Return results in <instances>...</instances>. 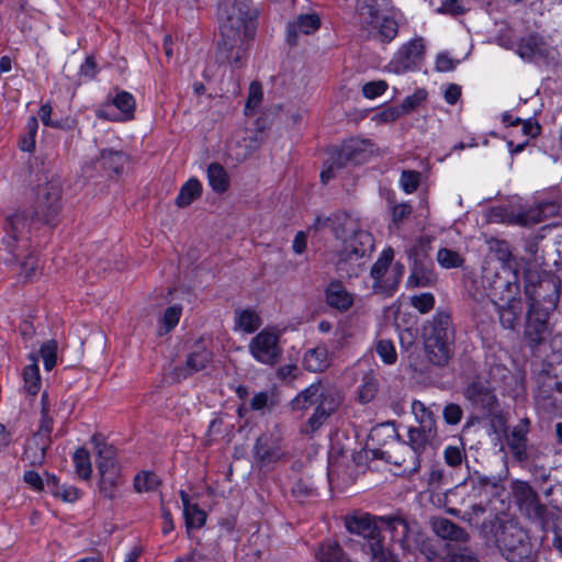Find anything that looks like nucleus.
Segmentation results:
<instances>
[{"label": "nucleus", "mask_w": 562, "mask_h": 562, "mask_svg": "<svg viewBox=\"0 0 562 562\" xmlns=\"http://www.w3.org/2000/svg\"><path fill=\"white\" fill-rule=\"evenodd\" d=\"M259 11L251 0H222L218 7L221 38L217 58L239 66L255 38Z\"/></svg>", "instance_id": "1"}, {"label": "nucleus", "mask_w": 562, "mask_h": 562, "mask_svg": "<svg viewBox=\"0 0 562 562\" xmlns=\"http://www.w3.org/2000/svg\"><path fill=\"white\" fill-rule=\"evenodd\" d=\"M324 222L331 223L334 237L339 241V247L336 250L337 273L340 278L357 277L362 270V259L374 250L372 234L361 228L359 223L347 214H338Z\"/></svg>", "instance_id": "2"}, {"label": "nucleus", "mask_w": 562, "mask_h": 562, "mask_svg": "<svg viewBox=\"0 0 562 562\" xmlns=\"http://www.w3.org/2000/svg\"><path fill=\"white\" fill-rule=\"evenodd\" d=\"M480 532L486 544L496 547L506 561L532 562L530 537L516 521L494 516L482 522Z\"/></svg>", "instance_id": "3"}, {"label": "nucleus", "mask_w": 562, "mask_h": 562, "mask_svg": "<svg viewBox=\"0 0 562 562\" xmlns=\"http://www.w3.org/2000/svg\"><path fill=\"white\" fill-rule=\"evenodd\" d=\"M340 404L338 394L321 382L311 384L301 391L290 403L292 411H306L316 405L313 415L307 419L302 432L312 435L319 429L327 418L337 411Z\"/></svg>", "instance_id": "4"}, {"label": "nucleus", "mask_w": 562, "mask_h": 562, "mask_svg": "<svg viewBox=\"0 0 562 562\" xmlns=\"http://www.w3.org/2000/svg\"><path fill=\"white\" fill-rule=\"evenodd\" d=\"M425 351L428 360L438 367L448 364L452 357L454 329L450 314L438 312L423 328Z\"/></svg>", "instance_id": "5"}, {"label": "nucleus", "mask_w": 562, "mask_h": 562, "mask_svg": "<svg viewBox=\"0 0 562 562\" xmlns=\"http://www.w3.org/2000/svg\"><path fill=\"white\" fill-rule=\"evenodd\" d=\"M379 522V516H373L360 510L344 517L346 529L350 533L360 536L367 540L364 552L370 555L371 562L383 561L385 552L390 550L384 544V537L381 533Z\"/></svg>", "instance_id": "6"}, {"label": "nucleus", "mask_w": 562, "mask_h": 562, "mask_svg": "<svg viewBox=\"0 0 562 562\" xmlns=\"http://www.w3.org/2000/svg\"><path fill=\"white\" fill-rule=\"evenodd\" d=\"M482 285L493 304L521 296L518 272L508 265L484 267Z\"/></svg>", "instance_id": "7"}, {"label": "nucleus", "mask_w": 562, "mask_h": 562, "mask_svg": "<svg viewBox=\"0 0 562 562\" xmlns=\"http://www.w3.org/2000/svg\"><path fill=\"white\" fill-rule=\"evenodd\" d=\"M358 13L361 31L368 40L390 43L397 35V22L382 14L378 0H360Z\"/></svg>", "instance_id": "8"}, {"label": "nucleus", "mask_w": 562, "mask_h": 562, "mask_svg": "<svg viewBox=\"0 0 562 562\" xmlns=\"http://www.w3.org/2000/svg\"><path fill=\"white\" fill-rule=\"evenodd\" d=\"M558 300L559 294L557 292L550 296L547 303L536 299L529 300L526 313L524 337L530 347L536 348L540 346L551 334L549 319L550 315L557 307Z\"/></svg>", "instance_id": "9"}, {"label": "nucleus", "mask_w": 562, "mask_h": 562, "mask_svg": "<svg viewBox=\"0 0 562 562\" xmlns=\"http://www.w3.org/2000/svg\"><path fill=\"white\" fill-rule=\"evenodd\" d=\"M372 146L369 139L352 138L345 142L340 148H334L321 172L322 182L327 183L340 169L366 162L372 153Z\"/></svg>", "instance_id": "10"}, {"label": "nucleus", "mask_w": 562, "mask_h": 562, "mask_svg": "<svg viewBox=\"0 0 562 562\" xmlns=\"http://www.w3.org/2000/svg\"><path fill=\"white\" fill-rule=\"evenodd\" d=\"M48 396L46 393L42 395V418L38 430L27 439L22 456V460L26 461L31 467L42 465L45 462L46 451L52 445V431L54 420L48 415Z\"/></svg>", "instance_id": "11"}, {"label": "nucleus", "mask_w": 562, "mask_h": 562, "mask_svg": "<svg viewBox=\"0 0 562 562\" xmlns=\"http://www.w3.org/2000/svg\"><path fill=\"white\" fill-rule=\"evenodd\" d=\"M61 184L59 179L52 178L36 190L34 209L31 210V220L49 224L60 209Z\"/></svg>", "instance_id": "12"}, {"label": "nucleus", "mask_w": 562, "mask_h": 562, "mask_svg": "<svg viewBox=\"0 0 562 562\" xmlns=\"http://www.w3.org/2000/svg\"><path fill=\"white\" fill-rule=\"evenodd\" d=\"M252 456L260 470L272 469L277 463L288 461L290 458L282 436L274 432H265L257 438Z\"/></svg>", "instance_id": "13"}, {"label": "nucleus", "mask_w": 562, "mask_h": 562, "mask_svg": "<svg viewBox=\"0 0 562 562\" xmlns=\"http://www.w3.org/2000/svg\"><path fill=\"white\" fill-rule=\"evenodd\" d=\"M512 494L519 512L527 518L541 525L548 520V508L541 503L538 493L525 481L516 480L512 483Z\"/></svg>", "instance_id": "14"}, {"label": "nucleus", "mask_w": 562, "mask_h": 562, "mask_svg": "<svg viewBox=\"0 0 562 562\" xmlns=\"http://www.w3.org/2000/svg\"><path fill=\"white\" fill-rule=\"evenodd\" d=\"M279 334L265 328L251 338L248 349L252 358L261 364L276 366L282 357Z\"/></svg>", "instance_id": "15"}, {"label": "nucleus", "mask_w": 562, "mask_h": 562, "mask_svg": "<svg viewBox=\"0 0 562 562\" xmlns=\"http://www.w3.org/2000/svg\"><path fill=\"white\" fill-rule=\"evenodd\" d=\"M212 338L210 336H200L193 344L186 363L178 367V380L204 370L213 360Z\"/></svg>", "instance_id": "16"}, {"label": "nucleus", "mask_w": 562, "mask_h": 562, "mask_svg": "<svg viewBox=\"0 0 562 562\" xmlns=\"http://www.w3.org/2000/svg\"><path fill=\"white\" fill-rule=\"evenodd\" d=\"M468 401L484 415L492 416L498 411L499 403L494 387L486 380H473L464 391Z\"/></svg>", "instance_id": "17"}, {"label": "nucleus", "mask_w": 562, "mask_h": 562, "mask_svg": "<svg viewBox=\"0 0 562 562\" xmlns=\"http://www.w3.org/2000/svg\"><path fill=\"white\" fill-rule=\"evenodd\" d=\"M425 46L422 38H414L404 44L395 54L389 69L395 74H403L417 68L424 56Z\"/></svg>", "instance_id": "18"}, {"label": "nucleus", "mask_w": 562, "mask_h": 562, "mask_svg": "<svg viewBox=\"0 0 562 562\" xmlns=\"http://www.w3.org/2000/svg\"><path fill=\"white\" fill-rule=\"evenodd\" d=\"M382 458L395 465L404 475H412L420 468V454L405 441H400L391 450L382 452Z\"/></svg>", "instance_id": "19"}, {"label": "nucleus", "mask_w": 562, "mask_h": 562, "mask_svg": "<svg viewBox=\"0 0 562 562\" xmlns=\"http://www.w3.org/2000/svg\"><path fill=\"white\" fill-rule=\"evenodd\" d=\"M557 394L562 395V381L557 375L542 373L539 376L537 401L548 412H555L560 407Z\"/></svg>", "instance_id": "20"}, {"label": "nucleus", "mask_w": 562, "mask_h": 562, "mask_svg": "<svg viewBox=\"0 0 562 562\" xmlns=\"http://www.w3.org/2000/svg\"><path fill=\"white\" fill-rule=\"evenodd\" d=\"M491 222H507L518 224L520 226H531L543 220L542 210L540 207L529 209L514 213L503 207L492 209L488 216Z\"/></svg>", "instance_id": "21"}, {"label": "nucleus", "mask_w": 562, "mask_h": 562, "mask_svg": "<svg viewBox=\"0 0 562 562\" xmlns=\"http://www.w3.org/2000/svg\"><path fill=\"white\" fill-rule=\"evenodd\" d=\"M432 531L443 540L456 544H465L470 541V533L446 517H432L430 520Z\"/></svg>", "instance_id": "22"}, {"label": "nucleus", "mask_w": 562, "mask_h": 562, "mask_svg": "<svg viewBox=\"0 0 562 562\" xmlns=\"http://www.w3.org/2000/svg\"><path fill=\"white\" fill-rule=\"evenodd\" d=\"M529 426L530 420L528 418H522L507 436V445L510 449V452L518 461H525L528 458L527 434L529 431Z\"/></svg>", "instance_id": "23"}, {"label": "nucleus", "mask_w": 562, "mask_h": 562, "mask_svg": "<svg viewBox=\"0 0 562 562\" xmlns=\"http://www.w3.org/2000/svg\"><path fill=\"white\" fill-rule=\"evenodd\" d=\"M437 282V273L431 260L415 259L411 276L407 279L409 288L431 286Z\"/></svg>", "instance_id": "24"}, {"label": "nucleus", "mask_w": 562, "mask_h": 562, "mask_svg": "<svg viewBox=\"0 0 562 562\" xmlns=\"http://www.w3.org/2000/svg\"><path fill=\"white\" fill-rule=\"evenodd\" d=\"M494 305L502 327L515 330L522 314V297L513 299L510 302L495 303Z\"/></svg>", "instance_id": "25"}, {"label": "nucleus", "mask_w": 562, "mask_h": 562, "mask_svg": "<svg viewBox=\"0 0 562 562\" xmlns=\"http://www.w3.org/2000/svg\"><path fill=\"white\" fill-rule=\"evenodd\" d=\"M37 222L38 221L31 220V211L26 210H18L13 214L5 216L3 231L9 239L8 246L11 247L30 224Z\"/></svg>", "instance_id": "26"}, {"label": "nucleus", "mask_w": 562, "mask_h": 562, "mask_svg": "<svg viewBox=\"0 0 562 562\" xmlns=\"http://www.w3.org/2000/svg\"><path fill=\"white\" fill-rule=\"evenodd\" d=\"M325 295L326 303L339 312L348 311L353 304V295L340 281H331L325 290Z\"/></svg>", "instance_id": "27"}, {"label": "nucleus", "mask_w": 562, "mask_h": 562, "mask_svg": "<svg viewBox=\"0 0 562 562\" xmlns=\"http://www.w3.org/2000/svg\"><path fill=\"white\" fill-rule=\"evenodd\" d=\"M517 52L524 59L543 58L549 55V47L541 36L530 34L520 40Z\"/></svg>", "instance_id": "28"}, {"label": "nucleus", "mask_w": 562, "mask_h": 562, "mask_svg": "<svg viewBox=\"0 0 562 562\" xmlns=\"http://www.w3.org/2000/svg\"><path fill=\"white\" fill-rule=\"evenodd\" d=\"M179 493L183 504V517L188 531L201 528L205 524V512L198 504L191 503L190 496L186 492L180 491Z\"/></svg>", "instance_id": "29"}, {"label": "nucleus", "mask_w": 562, "mask_h": 562, "mask_svg": "<svg viewBox=\"0 0 562 562\" xmlns=\"http://www.w3.org/2000/svg\"><path fill=\"white\" fill-rule=\"evenodd\" d=\"M321 26V20L317 14H301L297 20L288 25V41L291 44L295 43L297 32L303 34H312Z\"/></svg>", "instance_id": "30"}, {"label": "nucleus", "mask_w": 562, "mask_h": 562, "mask_svg": "<svg viewBox=\"0 0 562 562\" xmlns=\"http://www.w3.org/2000/svg\"><path fill=\"white\" fill-rule=\"evenodd\" d=\"M113 104L124 114V117L122 120L133 119L135 111V100L131 93L125 91L117 93L113 100ZM98 116L111 121L120 120L119 117L112 115L109 112V110L105 109L99 110Z\"/></svg>", "instance_id": "31"}, {"label": "nucleus", "mask_w": 562, "mask_h": 562, "mask_svg": "<svg viewBox=\"0 0 562 562\" xmlns=\"http://www.w3.org/2000/svg\"><path fill=\"white\" fill-rule=\"evenodd\" d=\"M436 436L437 428H424L423 426L411 427L408 430L407 445L422 456L426 447L431 443Z\"/></svg>", "instance_id": "32"}, {"label": "nucleus", "mask_w": 562, "mask_h": 562, "mask_svg": "<svg viewBox=\"0 0 562 562\" xmlns=\"http://www.w3.org/2000/svg\"><path fill=\"white\" fill-rule=\"evenodd\" d=\"M303 364L311 372H322L329 366L328 350L325 346L308 349L303 358Z\"/></svg>", "instance_id": "33"}, {"label": "nucleus", "mask_w": 562, "mask_h": 562, "mask_svg": "<svg viewBox=\"0 0 562 562\" xmlns=\"http://www.w3.org/2000/svg\"><path fill=\"white\" fill-rule=\"evenodd\" d=\"M394 258V251L392 248H386L382 251L380 258L371 268V277L373 279V291L378 293V285L380 281H384L386 273L390 269L391 262Z\"/></svg>", "instance_id": "34"}, {"label": "nucleus", "mask_w": 562, "mask_h": 562, "mask_svg": "<svg viewBox=\"0 0 562 562\" xmlns=\"http://www.w3.org/2000/svg\"><path fill=\"white\" fill-rule=\"evenodd\" d=\"M316 559L318 562H352L335 541L321 544L316 552Z\"/></svg>", "instance_id": "35"}, {"label": "nucleus", "mask_w": 562, "mask_h": 562, "mask_svg": "<svg viewBox=\"0 0 562 562\" xmlns=\"http://www.w3.org/2000/svg\"><path fill=\"white\" fill-rule=\"evenodd\" d=\"M262 322L260 316L252 310H236L235 311V328L245 333H255Z\"/></svg>", "instance_id": "36"}, {"label": "nucleus", "mask_w": 562, "mask_h": 562, "mask_svg": "<svg viewBox=\"0 0 562 562\" xmlns=\"http://www.w3.org/2000/svg\"><path fill=\"white\" fill-rule=\"evenodd\" d=\"M126 158L122 151L103 150L98 162L109 176L120 175L124 168Z\"/></svg>", "instance_id": "37"}, {"label": "nucleus", "mask_w": 562, "mask_h": 562, "mask_svg": "<svg viewBox=\"0 0 562 562\" xmlns=\"http://www.w3.org/2000/svg\"><path fill=\"white\" fill-rule=\"evenodd\" d=\"M404 270L405 268L403 263L395 262L391 270L389 269L384 281H380L381 284L378 285V293L386 296L392 295L400 284Z\"/></svg>", "instance_id": "38"}, {"label": "nucleus", "mask_w": 562, "mask_h": 562, "mask_svg": "<svg viewBox=\"0 0 562 562\" xmlns=\"http://www.w3.org/2000/svg\"><path fill=\"white\" fill-rule=\"evenodd\" d=\"M209 183L214 191L223 193L228 189L229 180L226 170L216 162H213L207 168Z\"/></svg>", "instance_id": "39"}, {"label": "nucleus", "mask_w": 562, "mask_h": 562, "mask_svg": "<svg viewBox=\"0 0 562 562\" xmlns=\"http://www.w3.org/2000/svg\"><path fill=\"white\" fill-rule=\"evenodd\" d=\"M32 364L26 366L23 370L24 387L31 395L38 393L41 387L40 369L37 366V358L32 355Z\"/></svg>", "instance_id": "40"}, {"label": "nucleus", "mask_w": 562, "mask_h": 562, "mask_svg": "<svg viewBox=\"0 0 562 562\" xmlns=\"http://www.w3.org/2000/svg\"><path fill=\"white\" fill-rule=\"evenodd\" d=\"M202 194V186L195 178L188 180L180 189L178 194V206L183 207L190 205Z\"/></svg>", "instance_id": "41"}, {"label": "nucleus", "mask_w": 562, "mask_h": 562, "mask_svg": "<svg viewBox=\"0 0 562 562\" xmlns=\"http://www.w3.org/2000/svg\"><path fill=\"white\" fill-rule=\"evenodd\" d=\"M379 524L391 531L393 538L400 536L403 540L407 536L408 526L403 517L397 515L379 516Z\"/></svg>", "instance_id": "42"}, {"label": "nucleus", "mask_w": 562, "mask_h": 562, "mask_svg": "<svg viewBox=\"0 0 562 562\" xmlns=\"http://www.w3.org/2000/svg\"><path fill=\"white\" fill-rule=\"evenodd\" d=\"M74 463L80 477L88 480L91 476L92 468L89 451L86 448H78L74 453Z\"/></svg>", "instance_id": "43"}, {"label": "nucleus", "mask_w": 562, "mask_h": 562, "mask_svg": "<svg viewBox=\"0 0 562 562\" xmlns=\"http://www.w3.org/2000/svg\"><path fill=\"white\" fill-rule=\"evenodd\" d=\"M412 412L419 426H423L424 428H436L435 415L423 402L414 401L412 403Z\"/></svg>", "instance_id": "44"}, {"label": "nucleus", "mask_w": 562, "mask_h": 562, "mask_svg": "<svg viewBox=\"0 0 562 562\" xmlns=\"http://www.w3.org/2000/svg\"><path fill=\"white\" fill-rule=\"evenodd\" d=\"M450 562H481L476 553L464 544H458L448 549Z\"/></svg>", "instance_id": "45"}, {"label": "nucleus", "mask_w": 562, "mask_h": 562, "mask_svg": "<svg viewBox=\"0 0 562 562\" xmlns=\"http://www.w3.org/2000/svg\"><path fill=\"white\" fill-rule=\"evenodd\" d=\"M438 263L445 269L459 268L463 265V258L454 250L440 248L437 254Z\"/></svg>", "instance_id": "46"}, {"label": "nucleus", "mask_w": 562, "mask_h": 562, "mask_svg": "<svg viewBox=\"0 0 562 562\" xmlns=\"http://www.w3.org/2000/svg\"><path fill=\"white\" fill-rule=\"evenodd\" d=\"M176 327V305H170L165 310L162 316L158 318L157 335L167 336Z\"/></svg>", "instance_id": "47"}, {"label": "nucleus", "mask_w": 562, "mask_h": 562, "mask_svg": "<svg viewBox=\"0 0 562 562\" xmlns=\"http://www.w3.org/2000/svg\"><path fill=\"white\" fill-rule=\"evenodd\" d=\"M265 140V132L262 128H257L255 131H250L247 136L243 138L245 153L243 154V158L248 157L254 151H256Z\"/></svg>", "instance_id": "48"}, {"label": "nucleus", "mask_w": 562, "mask_h": 562, "mask_svg": "<svg viewBox=\"0 0 562 562\" xmlns=\"http://www.w3.org/2000/svg\"><path fill=\"white\" fill-rule=\"evenodd\" d=\"M159 484L158 477L153 472L138 473L134 479V487L137 492H150Z\"/></svg>", "instance_id": "49"}, {"label": "nucleus", "mask_w": 562, "mask_h": 562, "mask_svg": "<svg viewBox=\"0 0 562 562\" xmlns=\"http://www.w3.org/2000/svg\"><path fill=\"white\" fill-rule=\"evenodd\" d=\"M375 351L386 364H393L397 360L395 347L389 339H380L375 345Z\"/></svg>", "instance_id": "50"}, {"label": "nucleus", "mask_w": 562, "mask_h": 562, "mask_svg": "<svg viewBox=\"0 0 562 562\" xmlns=\"http://www.w3.org/2000/svg\"><path fill=\"white\" fill-rule=\"evenodd\" d=\"M378 390H379V384H378V381L376 379H374L373 376H370V375H366L363 378V382L360 386V391H359V398L362 403H369L370 401H372L376 393H378Z\"/></svg>", "instance_id": "51"}, {"label": "nucleus", "mask_w": 562, "mask_h": 562, "mask_svg": "<svg viewBox=\"0 0 562 562\" xmlns=\"http://www.w3.org/2000/svg\"><path fill=\"white\" fill-rule=\"evenodd\" d=\"M119 480H120L119 473H114V472H110V473L100 475L101 493L108 498H113L115 487L119 484Z\"/></svg>", "instance_id": "52"}, {"label": "nucleus", "mask_w": 562, "mask_h": 562, "mask_svg": "<svg viewBox=\"0 0 562 562\" xmlns=\"http://www.w3.org/2000/svg\"><path fill=\"white\" fill-rule=\"evenodd\" d=\"M41 356L44 361V367L47 371L52 370L56 364L57 359V344L55 340H48L41 347Z\"/></svg>", "instance_id": "53"}, {"label": "nucleus", "mask_w": 562, "mask_h": 562, "mask_svg": "<svg viewBox=\"0 0 562 562\" xmlns=\"http://www.w3.org/2000/svg\"><path fill=\"white\" fill-rule=\"evenodd\" d=\"M389 203L391 205V216L392 222L395 225L401 224L404 220H406L413 212V207L408 203H394L389 199Z\"/></svg>", "instance_id": "54"}, {"label": "nucleus", "mask_w": 562, "mask_h": 562, "mask_svg": "<svg viewBox=\"0 0 562 562\" xmlns=\"http://www.w3.org/2000/svg\"><path fill=\"white\" fill-rule=\"evenodd\" d=\"M427 98V92L424 89H417L412 95L406 97L400 108L403 114H407L415 110Z\"/></svg>", "instance_id": "55"}, {"label": "nucleus", "mask_w": 562, "mask_h": 562, "mask_svg": "<svg viewBox=\"0 0 562 562\" xmlns=\"http://www.w3.org/2000/svg\"><path fill=\"white\" fill-rule=\"evenodd\" d=\"M262 100V87L258 81H252L249 86L248 99L246 102V114L252 112Z\"/></svg>", "instance_id": "56"}, {"label": "nucleus", "mask_w": 562, "mask_h": 562, "mask_svg": "<svg viewBox=\"0 0 562 562\" xmlns=\"http://www.w3.org/2000/svg\"><path fill=\"white\" fill-rule=\"evenodd\" d=\"M420 181V172L415 170H404L401 175V186L406 193H413L417 190Z\"/></svg>", "instance_id": "57"}, {"label": "nucleus", "mask_w": 562, "mask_h": 562, "mask_svg": "<svg viewBox=\"0 0 562 562\" xmlns=\"http://www.w3.org/2000/svg\"><path fill=\"white\" fill-rule=\"evenodd\" d=\"M442 416L448 425H457L462 419L463 411L459 404L449 403L445 406Z\"/></svg>", "instance_id": "58"}, {"label": "nucleus", "mask_w": 562, "mask_h": 562, "mask_svg": "<svg viewBox=\"0 0 562 562\" xmlns=\"http://www.w3.org/2000/svg\"><path fill=\"white\" fill-rule=\"evenodd\" d=\"M491 250L496 251L497 258L499 259V263L508 265L507 262L512 259L513 255L509 250L508 244L504 240L491 239L490 240Z\"/></svg>", "instance_id": "59"}, {"label": "nucleus", "mask_w": 562, "mask_h": 562, "mask_svg": "<svg viewBox=\"0 0 562 562\" xmlns=\"http://www.w3.org/2000/svg\"><path fill=\"white\" fill-rule=\"evenodd\" d=\"M411 302L412 305L420 313H427L430 310H432L435 304V297L430 293H423L419 295L412 296Z\"/></svg>", "instance_id": "60"}, {"label": "nucleus", "mask_w": 562, "mask_h": 562, "mask_svg": "<svg viewBox=\"0 0 562 562\" xmlns=\"http://www.w3.org/2000/svg\"><path fill=\"white\" fill-rule=\"evenodd\" d=\"M443 457L448 465L457 468L462 464L464 452L457 446H448L443 451Z\"/></svg>", "instance_id": "61"}, {"label": "nucleus", "mask_w": 562, "mask_h": 562, "mask_svg": "<svg viewBox=\"0 0 562 562\" xmlns=\"http://www.w3.org/2000/svg\"><path fill=\"white\" fill-rule=\"evenodd\" d=\"M92 442L97 451V460H110L114 459V449L112 446L106 445L99 435H93Z\"/></svg>", "instance_id": "62"}, {"label": "nucleus", "mask_w": 562, "mask_h": 562, "mask_svg": "<svg viewBox=\"0 0 562 562\" xmlns=\"http://www.w3.org/2000/svg\"><path fill=\"white\" fill-rule=\"evenodd\" d=\"M387 89V83L383 80L370 81L362 87V93L368 99H374L381 95Z\"/></svg>", "instance_id": "63"}, {"label": "nucleus", "mask_w": 562, "mask_h": 562, "mask_svg": "<svg viewBox=\"0 0 562 562\" xmlns=\"http://www.w3.org/2000/svg\"><path fill=\"white\" fill-rule=\"evenodd\" d=\"M434 238L431 236H422L416 245L414 246V255L415 259L425 260L429 256V251L431 249V243Z\"/></svg>", "instance_id": "64"}]
</instances>
